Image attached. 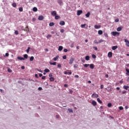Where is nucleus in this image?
<instances>
[{
  "label": "nucleus",
  "instance_id": "nucleus-1",
  "mask_svg": "<svg viewBox=\"0 0 129 129\" xmlns=\"http://www.w3.org/2000/svg\"><path fill=\"white\" fill-rule=\"evenodd\" d=\"M88 66H90V68L91 69H94V64L93 63H91L90 64H85L84 67H85V68H87Z\"/></svg>",
  "mask_w": 129,
  "mask_h": 129
},
{
  "label": "nucleus",
  "instance_id": "nucleus-2",
  "mask_svg": "<svg viewBox=\"0 0 129 129\" xmlns=\"http://www.w3.org/2000/svg\"><path fill=\"white\" fill-rule=\"evenodd\" d=\"M75 60V58L74 57H71L70 59L69 64L71 65L72 64H73V62H74V60Z\"/></svg>",
  "mask_w": 129,
  "mask_h": 129
},
{
  "label": "nucleus",
  "instance_id": "nucleus-3",
  "mask_svg": "<svg viewBox=\"0 0 129 129\" xmlns=\"http://www.w3.org/2000/svg\"><path fill=\"white\" fill-rule=\"evenodd\" d=\"M112 36H116V35L119 36V33L116 31H113L112 32Z\"/></svg>",
  "mask_w": 129,
  "mask_h": 129
},
{
  "label": "nucleus",
  "instance_id": "nucleus-4",
  "mask_svg": "<svg viewBox=\"0 0 129 129\" xmlns=\"http://www.w3.org/2000/svg\"><path fill=\"white\" fill-rule=\"evenodd\" d=\"M98 94H96V93H93L92 95V97L93 98H97V97H98Z\"/></svg>",
  "mask_w": 129,
  "mask_h": 129
},
{
  "label": "nucleus",
  "instance_id": "nucleus-5",
  "mask_svg": "<svg viewBox=\"0 0 129 129\" xmlns=\"http://www.w3.org/2000/svg\"><path fill=\"white\" fill-rule=\"evenodd\" d=\"M124 42L125 43V45L127 47H129V41L127 40L126 39H124Z\"/></svg>",
  "mask_w": 129,
  "mask_h": 129
},
{
  "label": "nucleus",
  "instance_id": "nucleus-6",
  "mask_svg": "<svg viewBox=\"0 0 129 129\" xmlns=\"http://www.w3.org/2000/svg\"><path fill=\"white\" fill-rule=\"evenodd\" d=\"M92 105H93V106H96V105H97V103L96 102V101L93 100L92 101Z\"/></svg>",
  "mask_w": 129,
  "mask_h": 129
},
{
  "label": "nucleus",
  "instance_id": "nucleus-7",
  "mask_svg": "<svg viewBox=\"0 0 129 129\" xmlns=\"http://www.w3.org/2000/svg\"><path fill=\"white\" fill-rule=\"evenodd\" d=\"M39 21H43L44 20V16L41 15L38 17Z\"/></svg>",
  "mask_w": 129,
  "mask_h": 129
},
{
  "label": "nucleus",
  "instance_id": "nucleus-8",
  "mask_svg": "<svg viewBox=\"0 0 129 129\" xmlns=\"http://www.w3.org/2000/svg\"><path fill=\"white\" fill-rule=\"evenodd\" d=\"M108 57H109V58H111V57H112V52L111 51L108 53Z\"/></svg>",
  "mask_w": 129,
  "mask_h": 129
},
{
  "label": "nucleus",
  "instance_id": "nucleus-9",
  "mask_svg": "<svg viewBox=\"0 0 129 129\" xmlns=\"http://www.w3.org/2000/svg\"><path fill=\"white\" fill-rule=\"evenodd\" d=\"M51 15L52 16H53V17H56V16L57 15V12L54 11L51 13Z\"/></svg>",
  "mask_w": 129,
  "mask_h": 129
},
{
  "label": "nucleus",
  "instance_id": "nucleus-10",
  "mask_svg": "<svg viewBox=\"0 0 129 129\" xmlns=\"http://www.w3.org/2000/svg\"><path fill=\"white\" fill-rule=\"evenodd\" d=\"M83 12L82 10H79L77 12V16H80V15H81V14H82Z\"/></svg>",
  "mask_w": 129,
  "mask_h": 129
},
{
  "label": "nucleus",
  "instance_id": "nucleus-11",
  "mask_svg": "<svg viewBox=\"0 0 129 129\" xmlns=\"http://www.w3.org/2000/svg\"><path fill=\"white\" fill-rule=\"evenodd\" d=\"M17 58L18 59V60H20V61H23V60H25V58L22 57V56H18Z\"/></svg>",
  "mask_w": 129,
  "mask_h": 129
},
{
  "label": "nucleus",
  "instance_id": "nucleus-12",
  "mask_svg": "<svg viewBox=\"0 0 129 129\" xmlns=\"http://www.w3.org/2000/svg\"><path fill=\"white\" fill-rule=\"evenodd\" d=\"M59 25H60V26H64L65 25V22L63 21H61L59 22Z\"/></svg>",
  "mask_w": 129,
  "mask_h": 129
},
{
  "label": "nucleus",
  "instance_id": "nucleus-13",
  "mask_svg": "<svg viewBox=\"0 0 129 129\" xmlns=\"http://www.w3.org/2000/svg\"><path fill=\"white\" fill-rule=\"evenodd\" d=\"M94 28H95V29H100V28H101V26L95 25L94 26Z\"/></svg>",
  "mask_w": 129,
  "mask_h": 129
},
{
  "label": "nucleus",
  "instance_id": "nucleus-14",
  "mask_svg": "<svg viewBox=\"0 0 129 129\" xmlns=\"http://www.w3.org/2000/svg\"><path fill=\"white\" fill-rule=\"evenodd\" d=\"M59 59V55H57L55 57L53 58V61H57Z\"/></svg>",
  "mask_w": 129,
  "mask_h": 129
},
{
  "label": "nucleus",
  "instance_id": "nucleus-15",
  "mask_svg": "<svg viewBox=\"0 0 129 129\" xmlns=\"http://www.w3.org/2000/svg\"><path fill=\"white\" fill-rule=\"evenodd\" d=\"M121 30H122V27H118L117 28V32H120V31H121Z\"/></svg>",
  "mask_w": 129,
  "mask_h": 129
},
{
  "label": "nucleus",
  "instance_id": "nucleus-16",
  "mask_svg": "<svg viewBox=\"0 0 129 129\" xmlns=\"http://www.w3.org/2000/svg\"><path fill=\"white\" fill-rule=\"evenodd\" d=\"M58 51H62V50H63V46H59L58 47Z\"/></svg>",
  "mask_w": 129,
  "mask_h": 129
},
{
  "label": "nucleus",
  "instance_id": "nucleus-17",
  "mask_svg": "<svg viewBox=\"0 0 129 129\" xmlns=\"http://www.w3.org/2000/svg\"><path fill=\"white\" fill-rule=\"evenodd\" d=\"M123 87L124 89H125V90H127V89H128V88H129L128 86L124 85Z\"/></svg>",
  "mask_w": 129,
  "mask_h": 129
},
{
  "label": "nucleus",
  "instance_id": "nucleus-18",
  "mask_svg": "<svg viewBox=\"0 0 129 129\" xmlns=\"http://www.w3.org/2000/svg\"><path fill=\"white\" fill-rule=\"evenodd\" d=\"M98 34L99 35H102V34H103V32L102 31V30H99L98 31Z\"/></svg>",
  "mask_w": 129,
  "mask_h": 129
},
{
  "label": "nucleus",
  "instance_id": "nucleus-19",
  "mask_svg": "<svg viewBox=\"0 0 129 129\" xmlns=\"http://www.w3.org/2000/svg\"><path fill=\"white\" fill-rule=\"evenodd\" d=\"M116 49H117V46L115 45V46H113L112 47V49L114 50H116Z\"/></svg>",
  "mask_w": 129,
  "mask_h": 129
},
{
  "label": "nucleus",
  "instance_id": "nucleus-20",
  "mask_svg": "<svg viewBox=\"0 0 129 129\" xmlns=\"http://www.w3.org/2000/svg\"><path fill=\"white\" fill-rule=\"evenodd\" d=\"M85 59L86 61H89V59H90V57H89V55H87L85 57Z\"/></svg>",
  "mask_w": 129,
  "mask_h": 129
},
{
  "label": "nucleus",
  "instance_id": "nucleus-21",
  "mask_svg": "<svg viewBox=\"0 0 129 129\" xmlns=\"http://www.w3.org/2000/svg\"><path fill=\"white\" fill-rule=\"evenodd\" d=\"M57 3L58 4H59V5H60L61 6V5H62V4H63V2H62V0H58L57 1Z\"/></svg>",
  "mask_w": 129,
  "mask_h": 129
},
{
  "label": "nucleus",
  "instance_id": "nucleus-22",
  "mask_svg": "<svg viewBox=\"0 0 129 129\" xmlns=\"http://www.w3.org/2000/svg\"><path fill=\"white\" fill-rule=\"evenodd\" d=\"M125 71H126V75H127V76H129V70L128 69H125Z\"/></svg>",
  "mask_w": 129,
  "mask_h": 129
},
{
  "label": "nucleus",
  "instance_id": "nucleus-23",
  "mask_svg": "<svg viewBox=\"0 0 129 129\" xmlns=\"http://www.w3.org/2000/svg\"><path fill=\"white\" fill-rule=\"evenodd\" d=\"M49 80L51 82H53L55 80V78H54V77H51L49 78Z\"/></svg>",
  "mask_w": 129,
  "mask_h": 129
},
{
  "label": "nucleus",
  "instance_id": "nucleus-24",
  "mask_svg": "<svg viewBox=\"0 0 129 129\" xmlns=\"http://www.w3.org/2000/svg\"><path fill=\"white\" fill-rule=\"evenodd\" d=\"M90 16V12H88L87 14H86V17L87 18H89Z\"/></svg>",
  "mask_w": 129,
  "mask_h": 129
},
{
  "label": "nucleus",
  "instance_id": "nucleus-25",
  "mask_svg": "<svg viewBox=\"0 0 129 129\" xmlns=\"http://www.w3.org/2000/svg\"><path fill=\"white\" fill-rule=\"evenodd\" d=\"M54 25L55 24L54 23V22H50L49 23L50 27H53V26H54Z\"/></svg>",
  "mask_w": 129,
  "mask_h": 129
},
{
  "label": "nucleus",
  "instance_id": "nucleus-26",
  "mask_svg": "<svg viewBox=\"0 0 129 129\" xmlns=\"http://www.w3.org/2000/svg\"><path fill=\"white\" fill-rule=\"evenodd\" d=\"M33 12H37V11H38V9L37 8V7H34L33 8Z\"/></svg>",
  "mask_w": 129,
  "mask_h": 129
},
{
  "label": "nucleus",
  "instance_id": "nucleus-27",
  "mask_svg": "<svg viewBox=\"0 0 129 129\" xmlns=\"http://www.w3.org/2000/svg\"><path fill=\"white\" fill-rule=\"evenodd\" d=\"M97 100L98 102H99L101 104V103H102V101L101 100H100V99H99V98H98L97 99Z\"/></svg>",
  "mask_w": 129,
  "mask_h": 129
},
{
  "label": "nucleus",
  "instance_id": "nucleus-28",
  "mask_svg": "<svg viewBox=\"0 0 129 129\" xmlns=\"http://www.w3.org/2000/svg\"><path fill=\"white\" fill-rule=\"evenodd\" d=\"M56 62H50L49 64H50V65L55 66V65H56Z\"/></svg>",
  "mask_w": 129,
  "mask_h": 129
},
{
  "label": "nucleus",
  "instance_id": "nucleus-29",
  "mask_svg": "<svg viewBox=\"0 0 129 129\" xmlns=\"http://www.w3.org/2000/svg\"><path fill=\"white\" fill-rule=\"evenodd\" d=\"M12 6L13 7V8H16L17 7V4H16V3H14L12 4Z\"/></svg>",
  "mask_w": 129,
  "mask_h": 129
},
{
  "label": "nucleus",
  "instance_id": "nucleus-30",
  "mask_svg": "<svg viewBox=\"0 0 129 129\" xmlns=\"http://www.w3.org/2000/svg\"><path fill=\"white\" fill-rule=\"evenodd\" d=\"M52 37V35H51V34H48L47 35L46 38L47 39H50V38H51Z\"/></svg>",
  "mask_w": 129,
  "mask_h": 129
},
{
  "label": "nucleus",
  "instance_id": "nucleus-31",
  "mask_svg": "<svg viewBox=\"0 0 129 129\" xmlns=\"http://www.w3.org/2000/svg\"><path fill=\"white\" fill-rule=\"evenodd\" d=\"M107 106L108 107H111V106H112V104L111 103H109L107 104Z\"/></svg>",
  "mask_w": 129,
  "mask_h": 129
},
{
  "label": "nucleus",
  "instance_id": "nucleus-32",
  "mask_svg": "<svg viewBox=\"0 0 129 129\" xmlns=\"http://www.w3.org/2000/svg\"><path fill=\"white\" fill-rule=\"evenodd\" d=\"M50 72V71L48 69H46L44 70V72H46V73H48V72Z\"/></svg>",
  "mask_w": 129,
  "mask_h": 129
},
{
  "label": "nucleus",
  "instance_id": "nucleus-33",
  "mask_svg": "<svg viewBox=\"0 0 129 129\" xmlns=\"http://www.w3.org/2000/svg\"><path fill=\"white\" fill-rule=\"evenodd\" d=\"M8 72H9V73H12V72H13V71L11 69L9 68L8 69Z\"/></svg>",
  "mask_w": 129,
  "mask_h": 129
},
{
  "label": "nucleus",
  "instance_id": "nucleus-34",
  "mask_svg": "<svg viewBox=\"0 0 129 129\" xmlns=\"http://www.w3.org/2000/svg\"><path fill=\"white\" fill-rule=\"evenodd\" d=\"M24 59H28V54H25L24 55Z\"/></svg>",
  "mask_w": 129,
  "mask_h": 129
},
{
  "label": "nucleus",
  "instance_id": "nucleus-35",
  "mask_svg": "<svg viewBox=\"0 0 129 129\" xmlns=\"http://www.w3.org/2000/svg\"><path fill=\"white\" fill-rule=\"evenodd\" d=\"M60 18V16L56 15L55 17V20H58V19Z\"/></svg>",
  "mask_w": 129,
  "mask_h": 129
},
{
  "label": "nucleus",
  "instance_id": "nucleus-36",
  "mask_svg": "<svg viewBox=\"0 0 129 129\" xmlns=\"http://www.w3.org/2000/svg\"><path fill=\"white\" fill-rule=\"evenodd\" d=\"M30 61H34V56H31Z\"/></svg>",
  "mask_w": 129,
  "mask_h": 129
},
{
  "label": "nucleus",
  "instance_id": "nucleus-37",
  "mask_svg": "<svg viewBox=\"0 0 129 129\" xmlns=\"http://www.w3.org/2000/svg\"><path fill=\"white\" fill-rule=\"evenodd\" d=\"M85 26H86V24H82V25H81V28H84V27H85Z\"/></svg>",
  "mask_w": 129,
  "mask_h": 129
},
{
  "label": "nucleus",
  "instance_id": "nucleus-38",
  "mask_svg": "<svg viewBox=\"0 0 129 129\" xmlns=\"http://www.w3.org/2000/svg\"><path fill=\"white\" fill-rule=\"evenodd\" d=\"M68 110L69 112H73V110H72V109L69 108Z\"/></svg>",
  "mask_w": 129,
  "mask_h": 129
},
{
  "label": "nucleus",
  "instance_id": "nucleus-39",
  "mask_svg": "<svg viewBox=\"0 0 129 129\" xmlns=\"http://www.w3.org/2000/svg\"><path fill=\"white\" fill-rule=\"evenodd\" d=\"M23 8L22 7H20V8H19V12H23Z\"/></svg>",
  "mask_w": 129,
  "mask_h": 129
},
{
  "label": "nucleus",
  "instance_id": "nucleus-40",
  "mask_svg": "<svg viewBox=\"0 0 129 129\" xmlns=\"http://www.w3.org/2000/svg\"><path fill=\"white\" fill-rule=\"evenodd\" d=\"M30 49H31V47H28V49L26 50L27 53H29V52H30Z\"/></svg>",
  "mask_w": 129,
  "mask_h": 129
},
{
  "label": "nucleus",
  "instance_id": "nucleus-41",
  "mask_svg": "<svg viewBox=\"0 0 129 129\" xmlns=\"http://www.w3.org/2000/svg\"><path fill=\"white\" fill-rule=\"evenodd\" d=\"M92 57L93 59H95V58H96V55H95V54H92Z\"/></svg>",
  "mask_w": 129,
  "mask_h": 129
},
{
  "label": "nucleus",
  "instance_id": "nucleus-42",
  "mask_svg": "<svg viewBox=\"0 0 129 129\" xmlns=\"http://www.w3.org/2000/svg\"><path fill=\"white\" fill-rule=\"evenodd\" d=\"M103 42H104V40H103L102 39H100V40H99L98 43L99 44V43H102Z\"/></svg>",
  "mask_w": 129,
  "mask_h": 129
},
{
  "label": "nucleus",
  "instance_id": "nucleus-43",
  "mask_svg": "<svg viewBox=\"0 0 129 129\" xmlns=\"http://www.w3.org/2000/svg\"><path fill=\"white\" fill-rule=\"evenodd\" d=\"M119 109L120 110H122L123 109V107H122V106H119Z\"/></svg>",
  "mask_w": 129,
  "mask_h": 129
},
{
  "label": "nucleus",
  "instance_id": "nucleus-44",
  "mask_svg": "<svg viewBox=\"0 0 129 129\" xmlns=\"http://www.w3.org/2000/svg\"><path fill=\"white\" fill-rule=\"evenodd\" d=\"M15 35H19V32L16 30L15 31Z\"/></svg>",
  "mask_w": 129,
  "mask_h": 129
},
{
  "label": "nucleus",
  "instance_id": "nucleus-45",
  "mask_svg": "<svg viewBox=\"0 0 129 129\" xmlns=\"http://www.w3.org/2000/svg\"><path fill=\"white\" fill-rule=\"evenodd\" d=\"M63 59H66L67 58V56L66 55H63L62 56Z\"/></svg>",
  "mask_w": 129,
  "mask_h": 129
},
{
  "label": "nucleus",
  "instance_id": "nucleus-46",
  "mask_svg": "<svg viewBox=\"0 0 129 129\" xmlns=\"http://www.w3.org/2000/svg\"><path fill=\"white\" fill-rule=\"evenodd\" d=\"M115 23H118V22H119V20L118 19H116L115 20Z\"/></svg>",
  "mask_w": 129,
  "mask_h": 129
},
{
  "label": "nucleus",
  "instance_id": "nucleus-47",
  "mask_svg": "<svg viewBox=\"0 0 129 129\" xmlns=\"http://www.w3.org/2000/svg\"><path fill=\"white\" fill-rule=\"evenodd\" d=\"M94 42L95 44H99V42H97V40H95Z\"/></svg>",
  "mask_w": 129,
  "mask_h": 129
},
{
  "label": "nucleus",
  "instance_id": "nucleus-48",
  "mask_svg": "<svg viewBox=\"0 0 129 129\" xmlns=\"http://www.w3.org/2000/svg\"><path fill=\"white\" fill-rule=\"evenodd\" d=\"M57 67H58V68H61V67H62V66H61V64H57Z\"/></svg>",
  "mask_w": 129,
  "mask_h": 129
},
{
  "label": "nucleus",
  "instance_id": "nucleus-49",
  "mask_svg": "<svg viewBox=\"0 0 129 129\" xmlns=\"http://www.w3.org/2000/svg\"><path fill=\"white\" fill-rule=\"evenodd\" d=\"M93 49H94V50H95V51H97V47L95 46L93 47Z\"/></svg>",
  "mask_w": 129,
  "mask_h": 129
},
{
  "label": "nucleus",
  "instance_id": "nucleus-50",
  "mask_svg": "<svg viewBox=\"0 0 129 129\" xmlns=\"http://www.w3.org/2000/svg\"><path fill=\"white\" fill-rule=\"evenodd\" d=\"M104 87V86H103V85H101V86H100L101 89H103Z\"/></svg>",
  "mask_w": 129,
  "mask_h": 129
},
{
  "label": "nucleus",
  "instance_id": "nucleus-51",
  "mask_svg": "<svg viewBox=\"0 0 129 129\" xmlns=\"http://www.w3.org/2000/svg\"><path fill=\"white\" fill-rule=\"evenodd\" d=\"M68 50H67V49H66V48L64 49V53H67V52H68Z\"/></svg>",
  "mask_w": 129,
  "mask_h": 129
},
{
  "label": "nucleus",
  "instance_id": "nucleus-52",
  "mask_svg": "<svg viewBox=\"0 0 129 129\" xmlns=\"http://www.w3.org/2000/svg\"><path fill=\"white\" fill-rule=\"evenodd\" d=\"M9 53H6V54H5V56H6V57H9Z\"/></svg>",
  "mask_w": 129,
  "mask_h": 129
},
{
  "label": "nucleus",
  "instance_id": "nucleus-53",
  "mask_svg": "<svg viewBox=\"0 0 129 129\" xmlns=\"http://www.w3.org/2000/svg\"><path fill=\"white\" fill-rule=\"evenodd\" d=\"M42 79L43 80L46 79V77H45V76H42Z\"/></svg>",
  "mask_w": 129,
  "mask_h": 129
},
{
  "label": "nucleus",
  "instance_id": "nucleus-54",
  "mask_svg": "<svg viewBox=\"0 0 129 129\" xmlns=\"http://www.w3.org/2000/svg\"><path fill=\"white\" fill-rule=\"evenodd\" d=\"M26 31H30V29H29V27L28 26L26 27Z\"/></svg>",
  "mask_w": 129,
  "mask_h": 129
},
{
  "label": "nucleus",
  "instance_id": "nucleus-55",
  "mask_svg": "<svg viewBox=\"0 0 129 129\" xmlns=\"http://www.w3.org/2000/svg\"><path fill=\"white\" fill-rule=\"evenodd\" d=\"M75 77L76 78H79V76H78V75H75Z\"/></svg>",
  "mask_w": 129,
  "mask_h": 129
},
{
  "label": "nucleus",
  "instance_id": "nucleus-56",
  "mask_svg": "<svg viewBox=\"0 0 129 129\" xmlns=\"http://www.w3.org/2000/svg\"><path fill=\"white\" fill-rule=\"evenodd\" d=\"M60 32L63 33L64 32V29H60Z\"/></svg>",
  "mask_w": 129,
  "mask_h": 129
},
{
  "label": "nucleus",
  "instance_id": "nucleus-57",
  "mask_svg": "<svg viewBox=\"0 0 129 129\" xmlns=\"http://www.w3.org/2000/svg\"><path fill=\"white\" fill-rule=\"evenodd\" d=\"M52 76H53V75H52V74H49V77H50V78H51V77H52Z\"/></svg>",
  "mask_w": 129,
  "mask_h": 129
},
{
  "label": "nucleus",
  "instance_id": "nucleus-58",
  "mask_svg": "<svg viewBox=\"0 0 129 129\" xmlns=\"http://www.w3.org/2000/svg\"><path fill=\"white\" fill-rule=\"evenodd\" d=\"M56 118H59V117H60V116L59 115H56Z\"/></svg>",
  "mask_w": 129,
  "mask_h": 129
},
{
  "label": "nucleus",
  "instance_id": "nucleus-59",
  "mask_svg": "<svg viewBox=\"0 0 129 129\" xmlns=\"http://www.w3.org/2000/svg\"><path fill=\"white\" fill-rule=\"evenodd\" d=\"M73 47H74V44H72L71 45V48H73Z\"/></svg>",
  "mask_w": 129,
  "mask_h": 129
},
{
  "label": "nucleus",
  "instance_id": "nucleus-60",
  "mask_svg": "<svg viewBox=\"0 0 129 129\" xmlns=\"http://www.w3.org/2000/svg\"><path fill=\"white\" fill-rule=\"evenodd\" d=\"M39 77H42V76H43V74H39Z\"/></svg>",
  "mask_w": 129,
  "mask_h": 129
},
{
  "label": "nucleus",
  "instance_id": "nucleus-61",
  "mask_svg": "<svg viewBox=\"0 0 129 129\" xmlns=\"http://www.w3.org/2000/svg\"><path fill=\"white\" fill-rule=\"evenodd\" d=\"M119 83H120L121 84H122L123 83V81L121 80V81H119Z\"/></svg>",
  "mask_w": 129,
  "mask_h": 129
},
{
  "label": "nucleus",
  "instance_id": "nucleus-62",
  "mask_svg": "<svg viewBox=\"0 0 129 129\" xmlns=\"http://www.w3.org/2000/svg\"><path fill=\"white\" fill-rule=\"evenodd\" d=\"M64 87H68V84H64Z\"/></svg>",
  "mask_w": 129,
  "mask_h": 129
},
{
  "label": "nucleus",
  "instance_id": "nucleus-63",
  "mask_svg": "<svg viewBox=\"0 0 129 129\" xmlns=\"http://www.w3.org/2000/svg\"><path fill=\"white\" fill-rule=\"evenodd\" d=\"M42 87H39L38 88V90H42Z\"/></svg>",
  "mask_w": 129,
  "mask_h": 129
},
{
  "label": "nucleus",
  "instance_id": "nucleus-64",
  "mask_svg": "<svg viewBox=\"0 0 129 129\" xmlns=\"http://www.w3.org/2000/svg\"><path fill=\"white\" fill-rule=\"evenodd\" d=\"M64 74L67 75V74H68V72L66 71L64 72Z\"/></svg>",
  "mask_w": 129,
  "mask_h": 129
}]
</instances>
